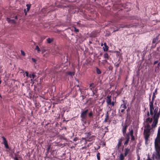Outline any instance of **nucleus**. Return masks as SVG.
I'll return each instance as SVG.
<instances>
[{
    "label": "nucleus",
    "instance_id": "c9c22d12",
    "mask_svg": "<svg viewBox=\"0 0 160 160\" xmlns=\"http://www.w3.org/2000/svg\"><path fill=\"white\" fill-rule=\"evenodd\" d=\"M87 136L88 137L87 138H88V139H90V138H89V137L91 135V133L90 132H88L87 133Z\"/></svg>",
    "mask_w": 160,
    "mask_h": 160
},
{
    "label": "nucleus",
    "instance_id": "4c0bfd02",
    "mask_svg": "<svg viewBox=\"0 0 160 160\" xmlns=\"http://www.w3.org/2000/svg\"><path fill=\"white\" fill-rule=\"evenodd\" d=\"M21 54L22 55H23V56H24L25 55V53L23 51L21 50Z\"/></svg>",
    "mask_w": 160,
    "mask_h": 160
},
{
    "label": "nucleus",
    "instance_id": "20e7f679",
    "mask_svg": "<svg viewBox=\"0 0 160 160\" xmlns=\"http://www.w3.org/2000/svg\"><path fill=\"white\" fill-rule=\"evenodd\" d=\"M124 141V138L123 137H122L120 138L118 140V143L116 146V148L119 150L120 149V147L122 145V142Z\"/></svg>",
    "mask_w": 160,
    "mask_h": 160
},
{
    "label": "nucleus",
    "instance_id": "5701e85b",
    "mask_svg": "<svg viewBox=\"0 0 160 160\" xmlns=\"http://www.w3.org/2000/svg\"><path fill=\"white\" fill-rule=\"evenodd\" d=\"M125 157L122 153H120L119 157V160H124Z\"/></svg>",
    "mask_w": 160,
    "mask_h": 160
},
{
    "label": "nucleus",
    "instance_id": "e433bc0d",
    "mask_svg": "<svg viewBox=\"0 0 160 160\" xmlns=\"http://www.w3.org/2000/svg\"><path fill=\"white\" fill-rule=\"evenodd\" d=\"M115 104V102L113 101L111 102L108 105H112V106H114Z\"/></svg>",
    "mask_w": 160,
    "mask_h": 160
},
{
    "label": "nucleus",
    "instance_id": "a211bd4d",
    "mask_svg": "<svg viewBox=\"0 0 160 160\" xmlns=\"http://www.w3.org/2000/svg\"><path fill=\"white\" fill-rule=\"evenodd\" d=\"M7 20L9 23H10L15 24L16 22V21L14 20L11 19L10 18H7Z\"/></svg>",
    "mask_w": 160,
    "mask_h": 160
},
{
    "label": "nucleus",
    "instance_id": "9d476101",
    "mask_svg": "<svg viewBox=\"0 0 160 160\" xmlns=\"http://www.w3.org/2000/svg\"><path fill=\"white\" fill-rule=\"evenodd\" d=\"M123 102V103L121 104L120 108H122L125 109L127 108V107L126 106V104H127V101L126 100H122Z\"/></svg>",
    "mask_w": 160,
    "mask_h": 160
},
{
    "label": "nucleus",
    "instance_id": "6e6552de",
    "mask_svg": "<svg viewBox=\"0 0 160 160\" xmlns=\"http://www.w3.org/2000/svg\"><path fill=\"white\" fill-rule=\"evenodd\" d=\"M127 134H128L129 136L130 137V136H131V141H133L135 139L134 136L133 135V130L132 129L131 130V131Z\"/></svg>",
    "mask_w": 160,
    "mask_h": 160
},
{
    "label": "nucleus",
    "instance_id": "423d86ee",
    "mask_svg": "<svg viewBox=\"0 0 160 160\" xmlns=\"http://www.w3.org/2000/svg\"><path fill=\"white\" fill-rule=\"evenodd\" d=\"M156 152L154 154L155 158L158 160H160V149H158V148H155Z\"/></svg>",
    "mask_w": 160,
    "mask_h": 160
},
{
    "label": "nucleus",
    "instance_id": "c85d7f7f",
    "mask_svg": "<svg viewBox=\"0 0 160 160\" xmlns=\"http://www.w3.org/2000/svg\"><path fill=\"white\" fill-rule=\"evenodd\" d=\"M88 116L90 118H92L93 117V113L92 111H91L88 114Z\"/></svg>",
    "mask_w": 160,
    "mask_h": 160
},
{
    "label": "nucleus",
    "instance_id": "f8f14e48",
    "mask_svg": "<svg viewBox=\"0 0 160 160\" xmlns=\"http://www.w3.org/2000/svg\"><path fill=\"white\" fill-rule=\"evenodd\" d=\"M103 57L105 59L103 61H104L106 63H107V60L109 59V58L108 54L106 52L104 53L103 54Z\"/></svg>",
    "mask_w": 160,
    "mask_h": 160
},
{
    "label": "nucleus",
    "instance_id": "de8ad7c7",
    "mask_svg": "<svg viewBox=\"0 0 160 160\" xmlns=\"http://www.w3.org/2000/svg\"><path fill=\"white\" fill-rule=\"evenodd\" d=\"M14 160H19L18 158L16 157V156H15L14 158Z\"/></svg>",
    "mask_w": 160,
    "mask_h": 160
},
{
    "label": "nucleus",
    "instance_id": "2f4dec72",
    "mask_svg": "<svg viewBox=\"0 0 160 160\" xmlns=\"http://www.w3.org/2000/svg\"><path fill=\"white\" fill-rule=\"evenodd\" d=\"M100 153L98 152L97 155V157L98 160H100Z\"/></svg>",
    "mask_w": 160,
    "mask_h": 160
},
{
    "label": "nucleus",
    "instance_id": "69168bd1",
    "mask_svg": "<svg viewBox=\"0 0 160 160\" xmlns=\"http://www.w3.org/2000/svg\"><path fill=\"white\" fill-rule=\"evenodd\" d=\"M129 109H129V108H128V109L127 110V111L128 112L129 111Z\"/></svg>",
    "mask_w": 160,
    "mask_h": 160
},
{
    "label": "nucleus",
    "instance_id": "412c9836",
    "mask_svg": "<svg viewBox=\"0 0 160 160\" xmlns=\"http://www.w3.org/2000/svg\"><path fill=\"white\" fill-rule=\"evenodd\" d=\"M144 128L145 129H149L150 130H151L152 128L148 123H147L146 125L144 127Z\"/></svg>",
    "mask_w": 160,
    "mask_h": 160
},
{
    "label": "nucleus",
    "instance_id": "f03ea898",
    "mask_svg": "<svg viewBox=\"0 0 160 160\" xmlns=\"http://www.w3.org/2000/svg\"><path fill=\"white\" fill-rule=\"evenodd\" d=\"M88 111V110L87 109L81 112L80 117L82 121H86L87 120Z\"/></svg>",
    "mask_w": 160,
    "mask_h": 160
},
{
    "label": "nucleus",
    "instance_id": "f3484780",
    "mask_svg": "<svg viewBox=\"0 0 160 160\" xmlns=\"http://www.w3.org/2000/svg\"><path fill=\"white\" fill-rule=\"evenodd\" d=\"M151 130L148 129H145V128L144 129L143 131V135L146 134H150Z\"/></svg>",
    "mask_w": 160,
    "mask_h": 160
},
{
    "label": "nucleus",
    "instance_id": "bb28decb",
    "mask_svg": "<svg viewBox=\"0 0 160 160\" xmlns=\"http://www.w3.org/2000/svg\"><path fill=\"white\" fill-rule=\"evenodd\" d=\"M67 74L70 76H73L74 75L75 72H67Z\"/></svg>",
    "mask_w": 160,
    "mask_h": 160
},
{
    "label": "nucleus",
    "instance_id": "6ab92c4d",
    "mask_svg": "<svg viewBox=\"0 0 160 160\" xmlns=\"http://www.w3.org/2000/svg\"><path fill=\"white\" fill-rule=\"evenodd\" d=\"M31 4H28L26 5V6L27 7V11H26V9H24V12L25 14V15H26L27 14V12L29 10L30 8L31 7Z\"/></svg>",
    "mask_w": 160,
    "mask_h": 160
},
{
    "label": "nucleus",
    "instance_id": "ea45409f",
    "mask_svg": "<svg viewBox=\"0 0 160 160\" xmlns=\"http://www.w3.org/2000/svg\"><path fill=\"white\" fill-rule=\"evenodd\" d=\"M31 59L33 62H34L36 63L37 60L33 58H32Z\"/></svg>",
    "mask_w": 160,
    "mask_h": 160
},
{
    "label": "nucleus",
    "instance_id": "5fc2aeb1",
    "mask_svg": "<svg viewBox=\"0 0 160 160\" xmlns=\"http://www.w3.org/2000/svg\"><path fill=\"white\" fill-rule=\"evenodd\" d=\"M124 25H121V26H119V28H123V27H124Z\"/></svg>",
    "mask_w": 160,
    "mask_h": 160
},
{
    "label": "nucleus",
    "instance_id": "a18cd8bd",
    "mask_svg": "<svg viewBox=\"0 0 160 160\" xmlns=\"http://www.w3.org/2000/svg\"><path fill=\"white\" fill-rule=\"evenodd\" d=\"M105 129H106V130L105 131V133H106L107 132H108V127H105Z\"/></svg>",
    "mask_w": 160,
    "mask_h": 160
},
{
    "label": "nucleus",
    "instance_id": "473e14b6",
    "mask_svg": "<svg viewBox=\"0 0 160 160\" xmlns=\"http://www.w3.org/2000/svg\"><path fill=\"white\" fill-rule=\"evenodd\" d=\"M158 136H160V126L159 127L158 129L157 135Z\"/></svg>",
    "mask_w": 160,
    "mask_h": 160
},
{
    "label": "nucleus",
    "instance_id": "774afa93",
    "mask_svg": "<svg viewBox=\"0 0 160 160\" xmlns=\"http://www.w3.org/2000/svg\"><path fill=\"white\" fill-rule=\"evenodd\" d=\"M60 31L59 30H57V32H60Z\"/></svg>",
    "mask_w": 160,
    "mask_h": 160
},
{
    "label": "nucleus",
    "instance_id": "338daca9",
    "mask_svg": "<svg viewBox=\"0 0 160 160\" xmlns=\"http://www.w3.org/2000/svg\"><path fill=\"white\" fill-rule=\"evenodd\" d=\"M147 115L149 116V112H148V114H147Z\"/></svg>",
    "mask_w": 160,
    "mask_h": 160
},
{
    "label": "nucleus",
    "instance_id": "3c124183",
    "mask_svg": "<svg viewBox=\"0 0 160 160\" xmlns=\"http://www.w3.org/2000/svg\"><path fill=\"white\" fill-rule=\"evenodd\" d=\"M95 87H90L89 88H90V89L91 90H92H92H93V88H94Z\"/></svg>",
    "mask_w": 160,
    "mask_h": 160
},
{
    "label": "nucleus",
    "instance_id": "864d4df0",
    "mask_svg": "<svg viewBox=\"0 0 160 160\" xmlns=\"http://www.w3.org/2000/svg\"><path fill=\"white\" fill-rule=\"evenodd\" d=\"M92 94H93V96L94 94H95V93L96 92H95L94 90L92 91Z\"/></svg>",
    "mask_w": 160,
    "mask_h": 160
},
{
    "label": "nucleus",
    "instance_id": "a19ab883",
    "mask_svg": "<svg viewBox=\"0 0 160 160\" xmlns=\"http://www.w3.org/2000/svg\"><path fill=\"white\" fill-rule=\"evenodd\" d=\"M74 32H79L78 29L76 28H74Z\"/></svg>",
    "mask_w": 160,
    "mask_h": 160
},
{
    "label": "nucleus",
    "instance_id": "09e8293b",
    "mask_svg": "<svg viewBox=\"0 0 160 160\" xmlns=\"http://www.w3.org/2000/svg\"><path fill=\"white\" fill-rule=\"evenodd\" d=\"M81 97H82V100H84L85 98L86 97L84 96L83 95H82Z\"/></svg>",
    "mask_w": 160,
    "mask_h": 160
},
{
    "label": "nucleus",
    "instance_id": "2eb2a0df",
    "mask_svg": "<svg viewBox=\"0 0 160 160\" xmlns=\"http://www.w3.org/2000/svg\"><path fill=\"white\" fill-rule=\"evenodd\" d=\"M153 102L154 101H150L149 102V107H150V110H153L154 109V106H153Z\"/></svg>",
    "mask_w": 160,
    "mask_h": 160
},
{
    "label": "nucleus",
    "instance_id": "393cba45",
    "mask_svg": "<svg viewBox=\"0 0 160 160\" xmlns=\"http://www.w3.org/2000/svg\"><path fill=\"white\" fill-rule=\"evenodd\" d=\"M53 41V39L52 38H48L47 39V41L48 43H50Z\"/></svg>",
    "mask_w": 160,
    "mask_h": 160
},
{
    "label": "nucleus",
    "instance_id": "aec40b11",
    "mask_svg": "<svg viewBox=\"0 0 160 160\" xmlns=\"http://www.w3.org/2000/svg\"><path fill=\"white\" fill-rule=\"evenodd\" d=\"M104 47H103V50L104 51H107L108 50V47L107 45V44L106 42H105L103 44Z\"/></svg>",
    "mask_w": 160,
    "mask_h": 160
},
{
    "label": "nucleus",
    "instance_id": "0eeeda50",
    "mask_svg": "<svg viewBox=\"0 0 160 160\" xmlns=\"http://www.w3.org/2000/svg\"><path fill=\"white\" fill-rule=\"evenodd\" d=\"M122 126L123 127L122 129V132L123 135V136H125L126 134H127V133H126V130L128 127V125L127 123H124V125L122 124Z\"/></svg>",
    "mask_w": 160,
    "mask_h": 160
},
{
    "label": "nucleus",
    "instance_id": "e2e57ef3",
    "mask_svg": "<svg viewBox=\"0 0 160 160\" xmlns=\"http://www.w3.org/2000/svg\"><path fill=\"white\" fill-rule=\"evenodd\" d=\"M151 96L150 95L149 97V100L150 101L151 100Z\"/></svg>",
    "mask_w": 160,
    "mask_h": 160
},
{
    "label": "nucleus",
    "instance_id": "f704fd0d",
    "mask_svg": "<svg viewBox=\"0 0 160 160\" xmlns=\"http://www.w3.org/2000/svg\"><path fill=\"white\" fill-rule=\"evenodd\" d=\"M3 144L4 145L5 147L6 148H7V149L9 148V147H8V142L5 143H4Z\"/></svg>",
    "mask_w": 160,
    "mask_h": 160
},
{
    "label": "nucleus",
    "instance_id": "39448f33",
    "mask_svg": "<svg viewBox=\"0 0 160 160\" xmlns=\"http://www.w3.org/2000/svg\"><path fill=\"white\" fill-rule=\"evenodd\" d=\"M124 136V140H125L124 142V145L125 146H126L129 143L130 138L128 134H126L125 136Z\"/></svg>",
    "mask_w": 160,
    "mask_h": 160
},
{
    "label": "nucleus",
    "instance_id": "052dcab7",
    "mask_svg": "<svg viewBox=\"0 0 160 160\" xmlns=\"http://www.w3.org/2000/svg\"><path fill=\"white\" fill-rule=\"evenodd\" d=\"M137 160H140V157L139 155L138 156Z\"/></svg>",
    "mask_w": 160,
    "mask_h": 160
},
{
    "label": "nucleus",
    "instance_id": "c03bdc74",
    "mask_svg": "<svg viewBox=\"0 0 160 160\" xmlns=\"http://www.w3.org/2000/svg\"><path fill=\"white\" fill-rule=\"evenodd\" d=\"M158 114V115H159V112L158 113L157 112V111H156L155 110L154 111V114Z\"/></svg>",
    "mask_w": 160,
    "mask_h": 160
},
{
    "label": "nucleus",
    "instance_id": "0e129e2a",
    "mask_svg": "<svg viewBox=\"0 0 160 160\" xmlns=\"http://www.w3.org/2000/svg\"><path fill=\"white\" fill-rule=\"evenodd\" d=\"M50 148V146H49V147H48V150H49V149Z\"/></svg>",
    "mask_w": 160,
    "mask_h": 160
},
{
    "label": "nucleus",
    "instance_id": "680f3d73",
    "mask_svg": "<svg viewBox=\"0 0 160 160\" xmlns=\"http://www.w3.org/2000/svg\"><path fill=\"white\" fill-rule=\"evenodd\" d=\"M15 18L16 19H18V17H17V16H15Z\"/></svg>",
    "mask_w": 160,
    "mask_h": 160
},
{
    "label": "nucleus",
    "instance_id": "7c9ffc66",
    "mask_svg": "<svg viewBox=\"0 0 160 160\" xmlns=\"http://www.w3.org/2000/svg\"><path fill=\"white\" fill-rule=\"evenodd\" d=\"M35 49L36 50H37V52L38 53H39L41 51V50H40V48H39V47L38 45L36 46V48H35Z\"/></svg>",
    "mask_w": 160,
    "mask_h": 160
},
{
    "label": "nucleus",
    "instance_id": "6e6d98bb",
    "mask_svg": "<svg viewBox=\"0 0 160 160\" xmlns=\"http://www.w3.org/2000/svg\"><path fill=\"white\" fill-rule=\"evenodd\" d=\"M146 160H152V159H151L150 158V157H149V156H148V158H147V159Z\"/></svg>",
    "mask_w": 160,
    "mask_h": 160
},
{
    "label": "nucleus",
    "instance_id": "49530a36",
    "mask_svg": "<svg viewBox=\"0 0 160 160\" xmlns=\"http://www.w3.org/2000/svg\"><path fill=\"white\" fill-rule=\"evenodd\" d=\"M78 139V138L77 137H76L74 138L73 140V141L74 142L77 141Z\"/></svg>",
    "mask_w": 160,
    "mask_h": 160
},
{
    "label": "nucleus",
    "instance_id": "13d9d810",
    "mask_svg": "<svg viewBox=\"0 0 160 160\" xmlns=\"http://www.w3.org/2000/svg\"><path fill=\"white\" fill-rule=\"evenodd\" d=\"M115 66H116V67H117V68H118V67L119 66V63H118V64H117Z\"/></svg>",
    "mask_w": 160,
    "mask_h": 160
},
{
    "label": "nucleus",
    "instance_id": "37998d69",
    "mask_svg": "<svg viewBox=\"0 0 160 160\" xmlns=\"http://www.w3.org/2000/svg\"><path fill=\"white\" fill-rule=\"evenodd\" d=\"M150 114L152 115H153V113L152 110H150Z\"/></svg>",
    "mask_w": 160,
    "mask_h": 160
},
{
    "label": "nucleus",
    "instance_id": "4be33fe9",
    "mask_svg": "<svg viewBox=\"0 0 160 160\" xmlns=\"http://www.w3.org/2000/svg\"><path fill=\"white\" fill-rule=\"evenodd\" d=\"M157 89H156L155 90L154 92H153V95H152V101H154L155 98L156 97L155 94H157Z\"/></svg>",
    "mask_w": 160,
    "mask_h": 160
},
{
    "label": "nucleus",
    "instance_id": "8fccbe9b",
    "mask_svg": "<svg viewBox=\"0 0 160 160\" xmlns=\"http://www.w3.org/2000/svg\"><path fill=\"white\" fill-rule=\"evenodd\" d=\"M46 38V36H43L41 37V39H42V40L45 39V38Z\"/></svg>",
    "mask_w": 160,
    "mask_h": 160
},
{
    "label": "nucleus",
    "instance_id": "4468645a",
    "mask_svg": "<svg viewBox=\"0 0 160 160\" xmlns=\"http://www.w3.org/2000/svg\"><path fill=\"white\" fill-rule=\"evenodd\" d=\"M111 96L108 95L107 97V99L106 100V102L108 105H109V104L110 103L112 102H111Z\"/></svg>",
    "mask_w": 160,
    "mask_h": 160
},
{
    "label": "nucleus",
    "instance_id": "a878e982",
    "mask_svg": "<svg viewBox=\"0 0 160 160\" xmlns=\"http://www.w3.org/2000/svg\"><path fill=\"white\" fill-rule=\"evenodd\" d=\"M109 118V115L108 113L105 115V118L104 121V122H108V120Z\"/></svg>",
    "mask_w": 160,
    "mask_h": 160
},
{
    "label": "nucleus",
    "instance_id": "9b49d317",
    "mask_svg": "<svg viewBox=\"0 0 160 160\" xmlns=\"http://www.w3.org/2000/svg\"><path fill=\"white\" fill-rule=\"evenodd\" d=\"M130 149L128 148H125L124 149V156H126L130 152Z\"/></svg>",
    "mask_w": 160,
    "mask_h": 160
},
{
    "label": "nucleus",
    "instance_id": "58836bf2",
    "mask_svg": "<svg viewBox=\"0 0 160 160\" xmlns=\"http://www.w3.org/2000/svg\"><path fill=\"white\" fill-rule=\"evenodd\" d=\"M25 73L26 74V76H27V78H28L29 76V74H28V72L27 71H26L25 72Z\"/></svg>",
    "mask_w": 160,
    "mask_h": 160
},
{
    "label": "nucleus",
    "instance_id": "b1692460",
    "mask_svg": "<svg viewBox=\"0 0 160 160\" xmlns=\"http://www.w3.org/2000/svg\"><path fill=\"white\" fill-rule=\"evenodd\" d=\"M152 118H150L149 117H148L146 118V122L147 123H151L152 122Z\"/></svg>",
    "mask_w": 160,
    "mask_h": 160
},
{
    "label": "nucleus",
    "instance_id": "bf43d9fd",
    "mask_svg": "<svg viewBox=\"0 0 160 160\" xmlns=\"http://www.w3.org/2000/svg\"><path fill=\"white\" fill-rule=\"evenodd\" d=\"M124 148V145H122V151H123V150Z\"/></svg>",
    "mask_w": 160,
    "mask_h": 160
},
{
    "label": "nucleus",
    "instance_id": "cd10ccee",
    "mask_svg": "<svg viewBox=\"0 0 160 160\" xmlns=\"http://www.w3.org/2000/svg\"><path fill=\"white\" fill-rule=\"evenodd\" d=\"M132 27V25L129 24H126L124 25V27H123V28H130L131 27Z\"/></svg>",
    "mask_w": 160,
    "mask_h": 160
},
{
    "label": "nucleus",
    "instance_id": "f257e3e1",
    "mask_svg": "<svg viewBox=\"0 0 160 160\" xmlns=\"http://www.w3.org/2000/svg\"><path fill=\"white\" fill-rule=\"evenodd\" d=\"M159 118V115L158 114H154L153 117V121L152 124V128H155L157 127L158 122Z\"/></svg>",
    "mask_w": 160,
    "mask_h": 160
},
{
    "label": "nucleus",
    "instance_id": "72a5a7b5",
    "mask_svg": "<svg viewBox=\"0 0 160 160\" xmlns=\"http://www.w3.org/2000/svg\"><path fill=\"white\" fill-rule=\"evenodd\" d=\"M2 138L3 139V143L7 142V141L6 138L4 136H2Z\"/></svg>",
    "mask_w": 160,
    "mask_h": 160
},
{
    "label": "nucleus",
    "instance_id": "4d7b16f0",
    "mask_svg": "<svg viewBox=\"0 0 160 160\" xmlns=\"http://www.w3.org/2000/svg\"><path fill=\"white\" fill-rule=\"evenodd\" d=\"M124 111H125V109L123 108V109H122L121 110V112H124Z\"/></svg>",
    "mask_w": 160,
    "mask_h": 160
},
{
    "label": "nucleus",
    "instance_id": "7ed1b4c3",
    "mask_svg": "<svg viewBox=\"0 0 160 160\" xmlns=\"http://www.w3.org/2000/svg\"><path fill=\"white\" fill-rule=\"evenodd\" d=\"M154 146L155 148L160 149V136H157L155 139Z\"/></svg>",
    "mask_w": 160,
    "mask_h": 160
},
{
    "label": "nucleus",
    "instance_id": "ddd939ff",
    "mask_svg": "<svg viewBox=\"0 0 160 160\" xmlns=\"http://www.w3.org/2000/svg\"><path fill=\"white\" fill-rule=\"evenodd\" d=\"M150 134L144 135V138L146 144H147L149 140V138L150 137Z\"/></svg>",
    "mask_w": 160,
    "mask_h": 160
},
{
    "label": "nucleus",
    "instance_id": "603ef678",
    "mask_svg": "<svg viewBox=\"0 0 160 160\" xmlns=\"http://www.w3.org/2000/svg\"><path fill=\"white\" fill-rule=\"evenodd\" d=\"M158 61H156L154 62V65H155L158 63Z\"/></svg>",
    "mask_w": 160,
    "mask_h": 160
},
{
    "label": "nucleus",
    "instance_id": "1a4fd4ad",
    "mask_svg": "<svg viewBox=\"0 0 160 160\" xmlns=\"http://www.w3.org/2000/svg\"><path fill=\"white\" fill-rule=\"evenodd\" d=\"M160 34H159L156 38H153L152 41V43H158L160 41Z\"/></svg>",
    "mask_w": 160,
    "mask_h": 160
},
{
    "label": "nucleus",
    "instance_id": "79ce46f5",
    "mask_svg": "<svg viewBox=\"0 0 160 160\" xmlns=\"http://www.w3.org/2000/svg\"><path fill=\"white\" fill-rule=\"evenodd\" d=\"M94 83H91V84H90V86H89V88H90V87H94Z\"/></svg>",
    "mask_w": 160,
    "mask_h": 160
},
{
    "label": "nucleus",
    "instance_id": "dca6fc26",
    "mask_svg": "<svg viewBox=\"0 0 160 160\" xmlns=\"http://www.w3.org/2000/svg\"><path fill=\"white\" fill-rule=\"evenodd\" d=\"M36 75L34 73L32 74H29V77L31 78L30 81L31 82H33V79L35 77Z\"/></svg>",
    "mask_w": 160,
    "mask_h": 160
},
{
    "label": "nucleus",
    "instance_id": "c756f323",
    "mask_svg": "<svg viewBox=\"0 0 160 160\" xmlns=\"http://www.w3.org/2000/svg\"><path fill=\"white\" fill-rule=\"evenodd\" d=\"M96 71L97 73L98 74H100L101 73L100 70L97 67L96 68Z\"/></svg>",
    "mask_w": 160,
    "mask_h": 160
}]
</instances>
